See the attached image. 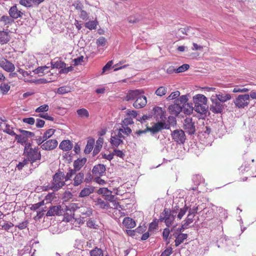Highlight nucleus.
Instances as JSON below:
<instances>
[{
	"mask_svg": "<svg viewBox=\"0 0 256 256\" xmlns=\"http://www.w3.org/2000/svg\"><path fill=\"white\" fill-rule=\"evenodd\" d=\"M65 214L68 215L69 218H74V212H76L80 216L79 223L84 224L85 218L90 217L93 212V210L90 207L82 206L81 204L76 203H70L66 206Z\"/></svg>",
	"mask_w": 256,
	"mask_h": 256,
	"instance_id": "nucleus-1",
	"label": "nucleus"
},
{
	"mask_svg": "<svg viewBox=\"0 0 256 256\" xmlns=\"http://www.w3.org/2000/svg\"><path fill=\"white\" fill-rule=\"evenodd\" d=\"M24 154L31 164H33L41 158V154L39 150L38 147L32 148L30 142L26 144Z\"/></svg>",
	"mask_w": 256,
	"mask_h": 256,
	"instance_id": "nucleus-2",
	"label": "nucleus"
},
{
	"mask_svg": "<svg viewBox=\"0 0 256 256\" xmlns=\"http://www.w3.org/2000/svg\"><path fill=\"white\" fill-rule=\"evenodd\" d=\"M66 174L58 170L54 176L50 189L54 191H57L62 188L66 184V182L68 180H66Z\"/></svg>",
	"mask_w": 256,
	"mask_h": 256,
	"instance_id": "nucleus-3",
	"label": "nucleus"
},
{
	"mask_svg": "<svg viewBox=\"0 0 256 256\" xmlns=\"http://www.w3.org/2000/svg\"><path fill=\"white\" fill-rule=\"evenodd\" d=\"M176 210H178V208L171 210L169 208H165L160 214V220L164 222L166 226L170 227L174 220L175 216L174 214L177 212Z\"/></svg>",
	"mask_w": 256,
	"mask_h": 256,
	"instance_id": "nucleus-4",
	"label": "nucleus"
},
{
	"mask_svg": "<svg viewBox=\"0 0 256 256\" xmlns=\"http://www.w3.org/2000/svg\"><path fill=\"white\" fill-rule=\"evenodd\" d=\"M86 162V158H78L74 162V168H69L66 174V180H71L73 176L76 174V172L79 171Z\"/></svg>",
	"mask_w": 256,
	"mask_h": 256,
	"instance_id": "nucleus-5",
	"label": "nucleus"
},
{
	"mask_svg": "<svg viewBox=\"0 0 256 256\" xmlns=\"http://www.w3.org/2000/svg\"><path fill=\"white\" fill-rule=\"evenodd\" d=\"M250 102V96L248 94H240L234 100L236 107L239 108L248 106Z\"/></svg>",
	"mask_w": 256,
	"mask_h": 256,
	"instance_id": "nucleus-6",
	"label": "nucleus"
},
{
	"mask_svg": "<svg viewBox=\"0 0 256 256\" xmlns=\"http://www.w3.org/2000/svg\"><path fill=\"white\" fill-rule=\"evenodd\" d=\"M183 128L185 132L189 134H193L196 132L195 122L192 118L187 117L184 120Z\"/></svg>",
	"mask_w": 256,
	"mask_h": 256,
	"instance_id": "nucleus-7",
	"label": "nucleus"
},
{
	"mask_svg": "<svg viewBox=\"0 0 256 256\" xmlns=\"http://www.w3.org/2000/svg\"><path fill=\"white\" fill-rule=\"evenodd\" d=\"M51 64L53 68H60V74H68L73 69L72 66L66 67V64L60 59L56 62H52Z\"/></svg>",
	"mask_w": 256,
	"mask_h": 256,
	"instance_id": "nucleus-8",
	"label": "nucleus"
},
{
	"mask_svg": "<svg viewBox=\"0 0 256 256\" xmlns=\"http://www.w3.org/2000/svg\"><path fill=\"white\" fill-rule=\"evenodd\" d=\"M212 104L210 107V110L214 113H221L222 111L224 106L222 102L212 96L210 98Z\"/></svg>",
	"mask_w": 256,
	"mask_h": 256,
	"instance_id": "nucleus-9",
	"label": "nucleus"
},
{
	"mask_svg": "<svg viewBox=\"0 0 256 256\" xmlns=\"http://www.w3.org/2000/svg\"><path fill=\"white\" fill-rule=\"evenodd\" d=\"M0 67L6 72H12L15 70L14 65L4 58H0Z\"/></svg>",
	"mask_w": 256,
	"mask_h": 256,
	"instance_id": "nucleus-10",
	"label": "nucleus"
},
{
	"mask_svg": "<svg viewBox=\"0 0 256 256\" xmlns=\"http://www.w3.org/2000/svg\"><path fill=\"white\" fill-rule=\"evenodd\" d=\"M172 137L174 142L178 144H184L186 140L184 132L182 130H174L172 133Z\"/></svg>",
	"mask_w": 256,
	"mask_h": 256,
	"instance_id": "nucleus-11",
	"label": "nucleus"
},
{
	"mask_svg": "<svg viewBox=\"0 0 256 256\" xmlns=\"http://www.w3.org/2000/svg\"><path fill=\"white\" fill-rule=\"evenodd\" d=\"M170 128L169 125H166L165 122H160L154 124L152 127L147 126V130L152 134H154L163 129L168 130Z\"/></svg>",
	"mask_w": 256,
	"mask_h": 256,
	"instance_id": "nucleus-12",
	"label": "nucleus"
},
{
	"mask_svg": "<svg viewBox=\"0 0 256 256\" xmlns=\"http://www.w3.org/2000/svg\"><path fill=\"white\" fill-rule=\"evenodd\" d=\"M144 90L142 89L130 90L128 92L124 100L126 101L133 100L136 99L138 96L144 94Z\"/></svg>",
	"mask_w": 256,
	"mask_h": 256,
	"instance_id": "nucleus-13",
	"label": "nucleus"
},
{
	"mask_svg": "<svg viewBox=\"0 0 256 256\" xmlns=\"http://www.w3.org/2000/svg\"><path fill=\"white\" fill-rule=\"evenodd\" d=\"M58 142L56 139L46 140L43 143L40 148L46 150H52L56 148Z\"/></svg>",
	"mask_w": 256,
	"mask_h": 256,
	"instance_id": "nucleus-14",
	"label": "nucleus"
},
{
	"mask_svg": "<svg viewBox=\"0 0 256 256\" xmlns=\"http://www.w3.org/2000/svg\"><path fill=\"white\" fill-rule=\"evenodd\" d=\"M63 212L61 206H52L50 208L46 215L48 216H54L55 215L60 216L62 214Z\"/></svg>",
	"mask_w": 256,
	"mask_h": 256,
	"instance_id": "nucleus-15",
	"label": "nucleus"
},
{
	"mask_svg": "<svg viewBox=\"0 0 256 256\" xmlns=\"http://www.w3.org/2000/svg\"><path fill=\"white\" fill-rule=\"evenodd\" d=\"M147 104L146 96L142 94L138 96L133 104V106L136 108H140L144 107Z\"/></svg>",
	"mask_w": 256,
	"mask_h": 256,
	"instance_id": "nucleus-16",
	"label": "nucleus"
},
{
	"mask_svg": "<svg viewBox=\"0 0 256 256\" xmlns=\"http://www.w3.org/2000/svg\"><path fill=\"white\" fill-rule=\"evenodd\" d=\"M105 166L102 164H98L94 166L92 173L96 177H99L103 175L106 172Z\"/></svg>",
	"mask_w": 256,
	"mask_h": 256,
	"instance_id": "nucleus-17",
	"label": "nucleus"
},
{
	"mask_svg": "<svg viewBox=\"0 0 256 256\" xmlns=\"http://www.w3.org/2000/svg\"><path fill=\"white\" fill-rule=\"evenodd\" d=\"M94 205L100 208L103 210H108L110 208V205L108 202L101 198H97L94 200Z\"/></svg>",
	"mask_w": 256,
	"mask_h": 256,
	"instance_id": "nucleus-18",
	"label": "nucleus"
},
{
	"mask_svg": "<svg viewBox=\"0 0 256 256\" xmlns=\"http://www.w3.org/2000/svg\"><path fill=\"white\" fill-rule=\"evenodd\" d=\"M214 98L221 102H225L232 98V96L226 92H218Z\"/></svg>",
	"mask_w": 256,
	"mask_h": 256,
	"instance_id": "nucleus-19",
	"label": "nucleus"
},
{
	"mask_svg": "<svg viewBox=\"0 0 256 256\" xmlns=\"http://www.w3.org/2000/svg\"><path fill=\"white\" fill-rule=\"evenodd\" d=\"M182 105L179 104L174 103L173 104L170 105L168 107V111L172 115H174L176 116H178V114L182 112Z\"/></svg>",
	"mask_w": 256,
	"mask_h": 256,
	"instance_id": "nucleus-20",
	"label": "nucleus"
},
{
	"mask_svg": "<svg viewBox=\"0 0 256 256\" xmlns=\"http://www.w3.org/2000/svg\"><path fill=\"white\" fill-rule=\"evenodd\" d=\"M9 14L10 16L14 19H17L21 18L23 15V13L19 10L16 6H12L9 10Z\"/></svg>",
	"mask_w": 256,
	"mask_h": 256,
	"instance_id": "nucleus-21",
	"label": "nucleus"
},
{
	"mask_svg": "<svg viewBox=\"0 0 256 256\" xmlns=\"http://www.w3.org/2000/svg\"><path fill=\"white\" fill-rule=\"evenodd\" d=\"M193 101L194 105L204 104H206L207 98L203 94H198L193 97Z\"/></svg>",
	"mask_w": 256,
	"mask_h": 256,
	"instance_id": "nucleus-22",
	"label": "nucleus"
},
{
	"mask_svg": "<svg viewBox=\"0 0 256 256\" xmlns=\"http://www.w3.org/2000/svg\"><path fill=\"white\" fill-rule=\"evenodd\" d=\"M74 176L73 178L72 184L74 186H77L81 184L84 180V174L82 172H79L74 174Z\"/></svg>",
	"mask_w": 256,
	"mask_h": 256,
	"instance_id": "nucleus-23",
	"label": "nucleus"
},
{
	"mask_svg": "<svg viewBox=\"0 0 256 256\" xmlns=\"http://www.w3.org/2000/svg\"><path fill=\"white\" fill-rule=\"evenodd\" d=\"M73 144L70 140H64L60 144L59 148L64 151H69L72 148Z\"/></svg>",
	"mask_w": 256,
	"mask_h": 256,
	"instance_id": "nucleus-24",
	"label": "nucleus"
},
{
	"mask_svg": "<svg viewBox=\"0 0 256 256\" xmlns=\"http://www.w3.org/2000/svg\"><path fill=\"white\" fill-rule=\"evenodd\" d=\"M124 226L128 228H132L136 226V222L132 218L129 217L124 218L122 221Z\"/></svg>",
	"mask_w": 256,
	"mask_h": 256,
	"instance_id": "nucleus-25",
	"label": "nucleus"
},
{
	"mask_svg": "<svg viewBox=\"0 0 256 256\" xmlns=\"http://www.w3.org/2000/svg\"><path fill=\"white\" fill-rule=\"evenodd\" d=\"M123 142V140L122 139H120L119 138H116V136L113 135L111 136L110 143L112 146L114 148H118L120 145L122 144Z\"/></svg>",
	"mask_w": 256,
	"mask_h": 256,
	"instance_id": "nucleus-26",
	"label": "nucleus"
},
{
	"mask_svg": "<svg viewBox=\"0 0 256 256\" xmlns=\"http://www.w3.org/2000/svg\"><path fill=\"white\" fill-rule=\"evenodd\" d=\"M104 142V138H99L96 142V144L94 148L93 151V154H97L100 150L102 144Z\"/></svg>",
	"mask_w": 256,
	"mask_h": 256,
	"instance_id": "nucleus-27",
	"label": "nucleus"
},
{
	"mask_svg": "<svg viewBox=\"0 0 256 256\" xmlns=\"http://www.w3.org/2000/svg\"><path fill=\"white\" fill-rule=\"evenodd\" d=\"M94 191V188L92 186H89L88 188H84L80 192L79 194V197L84 198L88 196L90 194H92Z\"/></svg>",
	"mask_w": 256,
	"mask_h": 256,
	"instance_id": "nucleus-28",
	"label": "nucleus"
},
{
	"mask_svg": "<svg viewBox=\"0 0 256 256\" xmlns=\"http://www.w3.org/2000/svg\"><path fill=\"white\" fill-rule=\"evenodd\" d=\"M10 40L8 32L4 31H0V44H4L8 43Z\"/></svg>",
	"mask_w": 256,
	"mask_h": 256,
	"instance_id": "nucleus-29",
	"label": "nucleus"
},
{
	"mask_svg": "<svg viewBox=\"0 0 256 256\" xmlns=\"http://www.w3.org/2000/svg\"><path fill=\"white\" fill-rule=\"evenodd\" d=\"M206 104H202L194 105V110L200 114H205L207 111L208 108L206 106Z\"/></svg>",
	"mask_w": 256,
	"mask_h": 256,
	"instance_id": "nucleus-30",
	"label": "nucleus"
},
{
	"mask_svg": "<svg viewBox=\"0 0 256 256\" xmlns=\"http://www.w3.org/2000/svg\"><path fill=\"white\" fill-rule=\"evenodd\" d=\"M77 114L78 115V116L80 118H88L90 116L89 112L88 110L84 108H82L78 109L76 110Z\"/></svg>",
	"mask_w": 256,
	"mask_h": 256,
	"instance_id": "nucleus-31",
	"label": "nucleus"
},
{
	"mask_svg": "<svg viewBox=\"0 0 256 256\" xmlns=\"http://www.w3.org/2000/svg\"><path fill=\"white\" fill-rule=\"evenodd\" d=\"M188 238V234H180L176 238L175 240V245L176 246L181 244L184 240Z\"/></svg>",
	"mask_w": 256,
	"mask_h": 256,
	"instance_id": "nucleus-32",
	"label": "nucleus"
},
{
	"mask_svg": "<svg viewBox=\"0 0 256 256\" xmlns=\"http://www.w3.org/2000/svg\"><path fill=\"white\" fill-rule=\"evenodd\" d=\"M94 139L88 140L84 150L86 154H90L94 148Z\"/></svg>",
	"mask_w": 256,
	"mask_h": 256,
	"instance_id": "nucleus-33",
	"label": "nucleus"
},
{
	"mask_svg": "<svg viewBox=\"0 0 256 256\" xmlns=\"http://www.w3.org/2000/svg\"><path fill=\"white\" fill-rule=\"evenodd\" d=\"M0 22L4 26H8L14 22V20L8 16H3L0 18Z\"/></svg>",
	"mask_w": 256,
	"mask_h": 256,
	"instance_id": "nucleus-34",
	"label": "nucleus"
},
{
	"mask_svg": "<svg viewBox=\"0 0 256 256\" xmlns=\"http://www.w3.org/2000/svg\"><path fill=\"white\" fill-rule=\"evenodd\" d=\"M90 256H104L103 251L101 248L96 247L90 252Z\"/></svg>",
	"mask_w": 256,
	"mask_h": 256,
	"instance_id": "nucleus-35",
	"label": "nucleus"
},
{
	"mask_svg": "<svg viewBox=\"0 0 256 256\" xmlns=\"http://www.w3.org/2000/svg\"><path fill=\"white\" fill-rule=\"evenodd\" d=\"M98 24L97 20H92L89 21L85 23V27L88 28L90 30H95L96 28V26Z\"/></svg>",
	"mask_w": 256,
	"mask_h": 256,
	"instance_id": "nucleus-36",
	"label": "nucleus"
},
{
	"mask_svg": "<svg viewBox=\"0 0 256 256\" xmlns=\"http://www.w3.org/2000/svg\"><path fill=\"white\" fill-rule=\"evenodd\" d=\"M182 107L184 112L187 115H190L191 114L194 110V108L192 107V106H190L189 104H186L184 105L182 104Z\"/></svg>",
	"mask_w": 256,
	"mask_h": 256,
	"instance_id": "nucleus-37",
	"label": "nucleus"
},
{
	"mask_svg": "<svg viewBox=\"0 0 256 256\" xmlns=\"http://www.w3.org/2000/svg\"><path fill=\"white\" fill-rule=\"evenodd\" d=\"M56 130L54 128H50L47 130L42 135L43 139L46 140L54 134Z\"/></svg>",
	"mask_w": 256,
	"mask_h": 256,
	"instance_id": "nucleus-38",
	"label": "nucleus"
},
{
	"mask_svg": "<svg viewBox=\"0 0 256 256\" xmlns=\"http://www.w3.org/2000/svg\"><path fill=\"white\" fill-rule=\"evenodd\" d=\"M70 92V88L68 86H62L58 88L56 92L59 94H64Z\"/></svg>",
	"mask_w": 256,
	"mask_h": 256,
	"instance_id": "nucleus-39",
	"label": "nucleus"
},
{
	"mask_svg": "<svg viewBox=\"0 0 256 256\" xmlns=\"http://www.w3.org/2000/svg\"><path fill=\"white\" fill-rule=\"evenodd\" d=\"M194 216L188 214L186 218L184 220V227H188L194 220Z\"/></svg>",
	"mask_w": 256,
	"mask_h": 256,
	"instance_id": "nucleus-40",
	"label": "nucleus"
},
{
	"mask_svg": "<svg viewBox=\"0 0 256 256\" xmlns=\"http://www.w3.org/2000/svg\"><path fill=\"white\" fill-rule=\"evenodd\" d=\"M167 88L164 86H160L156 91L155 94L158 96H163L166 94Z\"/></svg>",
	"mask_w": 256,
	"mask_h": 256,
	"instance_id": "nucleus-41",
	"label": "nucleus"
},
{
	"mask_svg": "<svg viewBox=\"0 0 256 256\" xmlns=\"http://www.w3.org/2000/svg\"><path fill=\"white\" fill-rule=\"evenodd\" d=\"M188 206L185 204L184 207L182 208H180L179 210L178 214L177 216V218L180 220H181L184 216L186 214V212L188 210Z\"/></svg>",
	"mask_w": 256,
	"mask_h": 256,
	"instance_id": "nucleus-42",
	"label": "nucleus"
},
{
	"mask_svg": "<svg viewBox=\"0 0 256 256\" xmlns=\"http://www.w3.org/2000/svg\"><path fill=\"white\" fill-rule=\"evenodd\" d=\"M48 110V106L46 104H44L37 108L36 109L35 112H40V114L41 112H46Z\"/></svg>",
	"mask_w": 256,
	"mask_h": 256,
	"instance_id": "nucleus-43",
	"label": "nucleus"
},
{
	"mask_svg": "<svg viewBox=\"0 0 256 256\" xmlns=\"http://www.w3.org/2000/svg\"><path fill=\"white\" fill-rule=\"evenodd\" d=\"M20 132L22 133V135L26 138V140H28V138H31L34 136V134L32 132H28L27 130L20 129Z\"/></svg>",
	"mask_w": 256,
	"mask_h": 256,
	"instance_id": "nucleus-44",
	"label": "nucleus"
},
{
	"mask_svg": "<svg viewBox=\"0 0 256 256\" xmlns=\"http://www.w3.org/2000/svg\"><path fill=\"white\" fill-rule=\"evenodd\" d=\"M4 132L12 136L16 134V133L13 130L12 127L8 124L6 125V128L4 130Z\"/></svg>",
	"mask_w": 256,
	"mask_h": 256,
	"instance_id": "nucleus-45",
	"label": "nucleus"
},
{
	"mask_svg": "<svg viewBox=\"0 0 256 256\" xmlns=\"http://www.w3.org/2000/svg\"><path fill=\"white\" fill-rule=\"evenodd\" d=\"M0 89L3 94H6L9 91L10 86L8 84L2 83L0 84Z\"/></svg>",
	"mask_w": 256,
	"mask_h": 256,
	"instance_id": "nucleus-46",
	"label": "nucleus"
},
{
	"mask_svg": "<svg viewBox=\"0 0 256 256\" xmlns=\"http://www.w3.org/2000/svg\"><path fill=\"white\" fill-rule=\"evenodd\" d=\"M14 136H15V140L17 142L21 144H25L27 141L26 138H24L22 134H16Z\"/></svg>",
	"mask_w": 256,
	"mask_h": 256,
	"instance_id": "nucleus-47",
	"label": "nucleus"
},
{
	"mask_svg": "<svg viewBox=\"0 0 256 256\" xmlns=\"http://www.w3.org/2000/svg\"><path fill=\"white\" fill-rule=\"evenodd\" d=\"M167 122L168 124H166V125H169L170 127V126H174L176 124V118L173 116H168Z\"/></svg>",
	"mask_w": 256,
	"mask_h": 256,
	"instance_id": "nucleus-48",
	"label": "nucleus"
},
{
	"mask_svg": "<svg viewBox=\"0 0 256 256\" xmlns=\"http://www.w3.org/2000/svg\"><path fill=\"white\" fill-rule=\"evenodd\" d=\"M55 195L54 192L48 194L44 199V202L46 201V204L50 203L52 200L54 198Z\"/></svg>",
	"mask_w": 256,
	"mask_h": 256,
	"instance_id": "nucleus-49",
	"label": "nucleus"
},
{
	"mask_svg": "<svg viewBox=\"0 0 256 256\" xmlns=\"http://www.w3.org/2000/svg\"><path fill=\"white\" fill-rule=\"evenodd\" d=\"M190 68V66L188 64H184L182 66H179L176 68V73L182 72L188 70Z\"/></svg>",
	"mask_w": 256,
	"mask_h": 256,
	"instance_id": "nucleus-50",
	"label": "nucleus"
},
{
	"mask_svg": "<svg viewBox=\"0 0 256 256\" xmlns=\"http://www.w3.org/2000/svg\"><path fill=\"white\" fill-rule=\"evenodd\" d=\"M158 227V221L156 219L154 220L150 224L148 227V231H153Z\"/></svg>",
	"mask_w": 256,
	"mask_h": 256,
	"instance_id": "nucleus-51",
	"label": "nucleus"
},
{
	"mask_svg": "<svg viewBox=\"0 0 256 256\" xmlns=\"http://www.w3.org/2000/svg\"><path fill=\"white\" fill-rule=\"evenodd\" d=\"M38 116H39L40 118H44L46 120H48L50 121L54 120V118L52 116H49L48 113L39 114L38 115Z\"/></svg>",
	"mask_w": 256,
	"mask_h": 256,
	"instance_id": "nucleus-52",
	"label": "nucleus"
},
{
	"mask_svg": "<svg viewBox=\"0 0 256 256\" xmlns=\"http://www.w3.org/2000/svg\"><path fill=\"white\" fill-rule=\"evenodd\" d=\"M188 210V214L194 216L198 213V205L195 204L192 208H190Z\"/></svg>",
	"mask_w": 256,
	"mask_h": 256,
	"instance_id": "nucleus-53",
	"label": "nucleus"
},
{
	"mask_svg": "<svg viewBox=\"0 0 256 256\" xmlns=\"http://www.w3.org/2000/svg\"><path fill=\"white\" fill-rule=\"evenodd\" d=\"M180 92L179 91L176 90V92H172L171 94L167 98V100H174L176 98L180 96Z\"/></svg>",
	"mask_w": 256,
	"mask_h": 256,
	"instance_id": "nucleus-54",
	"label": "nucleus"
},
{
	"mask_svg": "<svg viewBox=\"0 0 256 256\" xmlns=\"http://www.w3.org/2000/svg\"><path fill=\"white\" fill-rule=\"evenodd\" d=\"M110 190L106 188H100L98 190V194H102L105 196L108 195V194H110Z\"/></svg>",
	"mask_w": 256,
	"mask_h": 256,
	"instance_id": "nucleus-55",
	"label": "nucleus"
},
{
	"mask_svg": "<svg viewBox=\"0 0 256 256\" xmlns=\"http://www.w3.org/2000/svg\"><path fill=\"white\" fill-rule=\"evenodd\" d=\"M134 123L132 117L125 118L122 120V126H127L130 124H132Z\"/></svg>",
	"mask_w": 256,
	"mask_h": 256,
	"instance_id": "nucleus-56",
	"label": "nucleus"
},
{
	"mask_svg": "<svg viewBox=\"0 0 256 256\" xmlns=\"http://www.w3.org/2000/svg\"><path fill=\"white\" fill-rule=\"evenodd\" d=\"M45 204L44 200H42L39 202L32 204L30 208V209L32 210H36L40 206H44Z\"/></svg>",
	"mask_w": 256,
	"mask_h": 256,
	"instance_id": "nucleus-57",
	"label": "nucleus"
},
{
	"mask_svg": "<svg viewBox=\"0 0 256 256\" xmlns=\"http://www.w3.org/2000/svg\"><path fill=\"white\" fill-rule=\"evenodd\" d=\"M122 134V128H119L115 130L113 136L122 139V138H124Z\"/></svg>",
	"mask_w": 256,
	"mask_h": 256,
	"instance_id": "nucleus-58",
	"label": "nucleus"
},
{
	"mask_svg": "<svg viewBox=\"0 0 256 256\" xmlns=\"http://www.w3.org/2000/svg\"><path fill=\"white\" fill-rule=\"evenodd\" d=\"M112 153L114 154V156L115 155V156H117L118 157H120V158H123L124 157V154L122 152V151L119 150L114 149V152Z\"/></svg>",
	"mask_w": 256,
	"mask_h": 256,
	"instance_id": "nucleus-59",
	"label": "nucleus"
},
{
	"mask_svg": "<svg viewBox=\"0 0 256 256\" xmlns=\"http://www.w3.org/2000/svg\"><path fill=\"white\" fill-rule=\"evenodd\" d=\"M20 4L26 7H30L32 6L30 0H20Z\"/></svg>",
	"mask_w": 256,
	"mask_h": 256,
	"instance_id": "nucleus-60",
	"label": "nucleus"
},
{
	"mask_svg": "<svg viewBox=\"0 0 256 256\" xmlns=\"http://www.w3.org/2000/svg\"><path fill=\"white\" fill-rule=\"evenodd\" d=\"M87 226L91 228L96 229L97 228V225L96 224L95 222L92 220L91 219H89L86 222Z\"/></svg>",
	"mask_w": 256,
	"mask_h": 256,
	"instance_id": "nucleus-61",
	"label": "nucleus"
},
{
	"mask_svg": "<svg viewBox=\"0 0 256 256\" xmlns=\"http://www.w3.org/2000/svg\"><path fill=\"white\" fill-rule=\"evenodd\" d=\"M29 162L30 161L27 158L24 159L22 162H20L17 165L16 167L18 168V170H20L25 165L28 164Z\"/></svg>",
	"mask_w": 256,
	"mask_h": 256,
	"instance_id": "nucleus-62",
	"label": "nucleus"
},
{
	"mask_svg": "<svg viewBox=\"0 0 256 256\" xmlns=\"http://www.w3.org/2000/svg\"><path fill=\"white\" fill-rule=\"evenodd\" d=\"M113 62L112 60L108 62L107 64L103 67L102 74H104L106 71L109 70Z\"/></svg>",
	"mask_w": 256,
	"mask_h": 256,
	"instance_id": "nucleus-63",
	"label": "nucleus"
},
{
	"mask_svg": "<svg viewBox=\"0 0 256 256\" xmlns=\"http://www.w3.org/2000/svg\"><path fill=\"white\" fill-rule=\"evenodd\" d=\"M106 43V40L104 37H100L96 40V44L98 46H104Z\"/></svg>",
	"mask_w": 256,
	"mask_h": 256,
	"instance_id": "nucleus-64",
	"label": "nucleus"
}]
</instances>
